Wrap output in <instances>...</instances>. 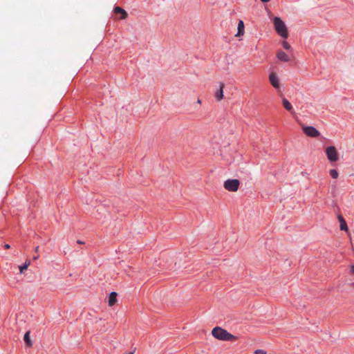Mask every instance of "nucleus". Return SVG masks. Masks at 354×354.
<instances>
[{
  "mask_svg": "<svg viewBox=\"0 0 354 354\" xmlns=\"http://www.w3.org/2000/svg\"><path fill=\"white\" fill-rule=\"evenodd\" d=\"M117 302V293L115 292H112L109 295V306H113Z\"/></svg>",
  "mask_w": 354,
  "mask_h": 354,
  "instance_id": "obj_13",
  "label": "nucleus"
},
{
  "mask_svg": "<svg viewBox=\"0 0 354 354\" xmlns=\"http://www.w3.org/2000/svg\"><path fill=\"white\" fill-rule=\"evenodd\" d=\"M212 335L216 339L221 341L234 342L238 339V337L219 326H216L212 329Z\"/></svg>",
  "mask_w": 354,
  "mask_h": 354,
  "instance_id": "obj_1",
  "label": "nucleus"
},
{
  "mask_svg": "<svg viewBox=\"0 0 354 354\" xmlns=\"http://www.w3.org/2000/svg\"><path fill=\"white\" fill-rule=\"evenodd\" d=\"M30 265V261L26 260L24 265L19 266V270L21 273H23L24 270H27L28 267Z\"/></svg>",
  "mask_w": 354,
  "mask_h": 354,
  "instance_id": "obj_16",
  "label": "nucleus"
},
{
  "mask_svg": "<svg viewBox=\"0 0 354 354\" xmlns=\"http://www.w3.org/2000/svg\"><path fill=\"white\" fill-rule=\"evenodd\" d=\"M269 80L272 86L275 88H279V80L277 75L274 73H271L269 75Z\"/></svg>",
  "mask_w": 354,
  "mask_h": 354,
  "instance_id": "obj_6",
  "label": "nucleus"
},
{
  "mask_svg": "<svg viewBox=\"0 0 354 354\" xmlns=\"http://www.w3.org/2000/svg\"><path fill=\"white\" fill-rule=\"evenodd\" d=\"M351 273L354 274V266H352L351 267Z\"/></svg>",
  "mask_w": 354,
  "mask_h": 354,
  "instance_id": "obj_20",
  "label": "nucleus"
},
{
  "mask_svg": "<svg viewBox=\"0 0 354 354\" xmlns=\"http://www.w3.org/2000/svg\"><path fill=\"white\" fill-rule=\"evenodd\" d=\"M113 12L115 14H120L121 16L120 17V19H124L127 17V12L121 7L116 6L113 9Z\"/></svg>",
  "mask_w": 354,
  "mask_h": 354,
  "instance_id": "obj_10",
  "label": "nucleus"
},
{
  "mask_svg": "<svg viewBox=\"0 0 354 354\" xmlns=\"http://www.w3.org/2000/svg\"><path fill=\"white\" fill-rule=\"evenodd\" d=\"M273 24L277 34L283 38H288V32L283 21L279 17H274L273 19Z\"/></svg>",
  "mask_w": 354,
  "mask_h": 354,
  "instance_id": "obj_2",
  "label": "nucleus"
},
{
  "mask_svg": "<svg viewBox=\"0 0 354 354\" xmlns=\"http://www.w3.org/2000/svg\"><path fill=\"white\" fill-rule=\"evenodd\" d=\"M282 104H283V106L285 109L290 111V113H292V111H293L292 106L291 103L286 98H283L282 100Z\"/></svg>",
  "mask_w": 354,
  "mask_h": 354,
  "instance_id": "obj_14",
  "label": "nucleus"
},
{
  "mask_svg": "<svg viewBox=\"0 0 354 354\" xmlns=\"http://www.w3.org/2000/svg\"><path fill=\"white\" fill-rule=\"evenodd\" d=\"M4 248H5L6 249H9V248H10V245H8V244H6V245H4Z\"/></svg>",
  "mask_w": 354,
  "mask_h": 354,
  "instance_id": "obj_21",
  "label": "nucleus"
},
{
  "mask_svg": "<svg viewBox=\"0 0 354 354\" xmlns=\"http://www.w3.org/2000/svg\"><path fill=\"white\" fill-rule=\"evenodd\" d=\"M24 342H26V345L28 346V347H30L32 346V343L30 340V331H27L25 335H24Z\"/></svg>",
  "mask_w": 354,
  "mask_h": 354,
  "instance_id": "obj_15",
  "label": "nucleus"
},
{
  "mask_svg": "<svg viewBox=\"0 0 354 354\" xmlns=\"http://www.w3.org/2000/svg\"><path fill=\"white\" fill-rule=\"evenodd\" d=\"M337 218L339 222V229L342 231L348 232V228L347 223L342 214L337 215Z\"/></svg>",
  "mask_w": 354,
  "mask_h": 354,
  "instance_id": "obj_7",
  "label": "nucleus"
},
{
  "mask_svg": "<svg viewBox=\"0 0 354 354\" xmlns=\"http://www.w3.org/2000/svg\"><path fill=\"white\" fill-rule=\"evenodd\" d=\"M77 243H79V244H83V243H84V242H82V241H77Z\"/></svg>",
  "mask_w": 354,
  "mask_h": 354,
  "instance_id": "obj_25",
  "label": "nucleus"
},
{
  "mask_svg": "<svg viewBox=\"0 0 354 354\" xmlns=\"http://www.w3.org/2000/svg\"><path fill=\"white\" fill-rule=\"evenodd\" d=\"M158 267L160 268V270L156 269V272H160V271H162L163 270H170L171 268V262L169 263L168 261H167L165 263L162 264L161 262L158 263Z\"/></svg>",
  "mask_w": 354,
  "mask_h": 354,
  "instance_id": "obj_11",
  "label": "nucleus"
},
{
  "mask_svg": "<svg viewBox=\"0 0 354 354\" xmlns=\"http://www.w3.org/2000/svg\"><path fill=\"white\" fill-rule=\"evenodd\" d=\"M302 130L306 136L310 138H317L320 135L319 131L313 126L304 127Z\"/></svg>",
  "mask_w": 354,
  "mask_h": 354,
  "instance_id": "obj_5",
  "label": "nucleus"
},
{
  "mask_svg": "<svg viewBox=\"0 0 354 354\" xmlns=\"http://www.w3.org/2000/svg\"><path fill=\"white\" fill-rule=\"evenodd\" d=\"M330 175L333 178L335 179L338 177V171L335 169H330Z\"/></svg>",
  "mask_w": 354,
  "mask_h": 354,
  "instance_id": "obj_17",
  "label": "nucleus"
},
{
  "mask_svg": "<svg viewBox=\"0 0 354 354\" xmlns=\"http://www.w3.org/2000/svg\"><path fill=\"white\" fill-rule=\"evenodd\" d=\"M261 1H262L263 3H268L269 2L270 0H260Z\"/></svg>",
  "mask_w": 354,
  "mask_h": 354,
  "instance_id": "obj_22",
  "label": "nucleus"
},
{
  "mask_svg": "<svg viewBox=\"0 0 354 354\" xmlns=\"http://www.w3.org/2000/svg\"><path fill=\"white\" fill-rule=\"evenodd\" d=\"M225 84L223 82L219 83V89L215 92V97L218 101H221L223 98V88Z\"/></svg>",
  "mask_w": 354,
  "mask_h": 354,
  "instance_id": "obj_8",
  "label": "nucleus"
},
{
  "mask_svg": "<svg viewBox=\"0 0 354 354\" xmlns=\"http://www.w3.org/2000/svg\"><path fill=\"white\" fill-rule=\"evenodd\" d=\"M326 154L327 158L331 162H336L339 159L337 149L333 146H329L326 149Z\"/></svg>",
  "mask_w": 354,
  "mask_h": 354,
  "instance_id": "obj_4",
  "label": "nucleus"
},
{
  "mask_svg": "<svg viewBox=\"0 0 354 354\" xmlns=\"http://www.w3.org/2000/svg\"><path fill=\"white\" fill-rule=\"evenodd\" d=\"M282 45H283V47L286 50H290L291 49V46L286 41H283V43H282Z\"/></svg>",
  "mask_w": 354,
  "mask_h": 354,
  "instance_id": "obj_18",
  "label": "nucleus"
},
{
  "mask_svg": "<svg viewBox=\"0 0 354 354\" xmlns=\"http://www.w3.org/2000/svg\"><path fill=\"white\" fill-rule=\"evenodd\" d=\"M38 258H39V255L34 256L33 259H34V260H36V259H37Z\"/></svg>",
  "mask_w": 354,
  "mask_h": 354,
  "instance_id": "obj_23",
  "label": "nucleus"
},
{
  "mask_svg": "<svg viewBox=\"0 0 354 354\" xmlns=\"http://www.w3.org/2000/svg\"><path fill=\"white\" fill-rule=\"evenodd\" d=\"M38 250H39V247L37 246V247H36V248H35V251L36 252H38Z\"/></svg>",
  "mask_w": 354,
  "mask_h": 354,
  "instance_id": "obj_24",
  "label": "nucleus"
},
{
  "mask_svg": "<svg viewBox=\"0 0 354 354\" xmlns=\"http://www.w3.org/2000/svg\"><path fill=\"white\" fill-rule=\"evenodd\" d=\"M240 181L238 179H227L224 182V188L230 192H236L239 189Z\"/></svg>",
  "mask_w": 354,
  "mask_h": 354,
  "instance_id": "obj_3",
  "label": "nucleus"
},
{
  "mask_svg": "<svg viewBox=\"0 0 354 354\" xmlns=\"http://www.w3.org/2000/svg\"><path fill=\"white\" fill-rule=\"evenodd\" d=\"M255 354H266V351L263 349H257L254 351Z\"/></svg>",
  "mask_w": 354,
  "mask_h": 354,
  "instance_id": "obj_19",
  "label": "nucleus"
},
{
  "mask_svg": "<svg viewBox=\"0 0 354 354\" xmlns=\"http://www.w3.org/2000/svg\"><path fill=\"white\" fill-rule=\"evenodd\" d=\"M277 57L281 62H287L290 60L288 55L283 50H279L277 53Z\"/></svg>",
  "mask_w": 354,
  "mask_h": 354,
  "instance_id": "obj_9",
  "label": "nucleus"
},
{
  "mask_svg": "<svg viewBox=\"0 0 354 354\" xmlns=\"http://www.w3.org/2000/svg\"><path fill=\"white\" fill-rule=\"evenodd\" d=\"M244 28H245L244 23L242 20H240L238 23V26H237L238 31H237V33L236 34V36L240 37V36L243 35Z\"/></svg>",
  "mask_w": 354,
  "mask_h": 354,
  "instance_id": "obj_12",
  "label": "nucleus"
}]
</instances>
